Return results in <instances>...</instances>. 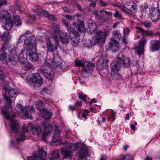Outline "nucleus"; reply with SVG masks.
Returning <instances> with one entry per match:
<instances>
[{"label": "nucleus", "instance_id": "obj_1", "mask_svg": "<svg viewBox=\"0 0 160 160\" xmlns=\"http://www.w3.org/2000/svg\"><path fill=\"white\" fill-rule=\"evenodd\" d=\"M2 93L6 102L2 110V112L5 115L6 118L11 122V131L12 132L15 133V137L17 140L16 142L12 141V144L17 147L21 142L24 140V133L28 132L29 128L33 134L41 135L43 139L50 133L52 126L49 123L45 122H42L34 128H32V125L30 123L28 124V127H26L24 125L22 128L24 132H19L18 123L17 121L13 119L15 117V113L7 112L6 110L7 108L12 107V102L10 98H16L18 95V93L14 89L11 88L8 89V87L7 86L4 87Z\"/></svg>", "mask_w": 160, "mask_h": 160}, {"label": "nucleus", "instance_id": "obj_2", "mask_svg": "<svg viewBox=\"0 0 160 160\" xmlns=\"http://www.w3.org/2000/svg\"><path fill=\"white\" fill-rule=\"evenodd\" d=\"M36 44V40L31 35L24 40L23 52H25L32 62H36L38 59Z\"/></svg>", "mask_w": 160, "mask_h": 160}, {"label": "nucleus", "instance_id": "obj_3", "mask_svg": "<svg viewBox=\"0 0 160 160\" xmlns=\"http://www.w3.org/2000/svg\"><path fill=\"white\" fill-rule=\"evenodd\" d=\"M87 23L88 28L90 29L88 33L90 34L94 33L95 34L91 40V46L88 47H92L99 43L104 42L107 34V32L99 31H97L95 32L97 28V26L95 22L92 20L89 19L87 21Z\"/></svg>", "mask_w": 160, "mask_h": 160}, {"label": "nucleus", "instance_id": "obj_4", "mask_svg": "<svg viewBox=\"0 0 160 160\" xmlns=\"http://www.w3.org/2000/svg\"><path fill=\"white\" fill-rule=\"evenodd\" d=\"M53 30L52 32V38L55 41L58 42L59 41L58 38V35L62 42L64 44H67L69 42V36L65 32L60 30L59 29L58 27H54L52 28Z\"/></svg>", "mask_w": 160, "mask_h": 160}, {"label": "nucleus", "instance_id": "obj_5", "mask_svg": "<svg viewBox=\"0 0 160 160\" xmlns=\"http://www.w3.org/2000/svg\"><path fill=\"white\" fill-rule=\"evenodd\" d=\"M17 107L20 110L19 114L21 117L24 119L30 118V119H32V117L31 114L34 113L35 112L33 107L29 106L26 108H24L21 104H18L17 105Z\"/></svg>", "mask_w": 160, "mask_h": 160}, {"label": "nucleus", "instance_id": "obj_6", "mask_svg": "<svg viewBox=\"0 0 160 160\" xmlns=\"http://www.w3.org/2000/svg\"><path fill=\"white\" fill-rule=\"evenodd\" d=\"M83 23L84 22L82 21H80L79 24L76 22L72 23L70 26V30L73 35L76 36L79 32H84L85 29Z\"/></svg>", "mask_w": 160, "mask_h": 160}, {"label": "nucleus", "instance_id": "obj_7", "mask_svg": "<svg viewBox=\"0 0 160 160\" xmlns=\"http://www.w3.org/2000/svg\"><path fill=\"white\" fill-rule=\"evenodd\" d=\"M45 66H47L48 68H43L41 69V73L47 79L50 80H52L54 77L53 71L50 68V63L46 62L44 64Z\"/></svg>", "mask_w": 160, "mask_h": 160}, {"label": "nucleus", "instance_id": "obj_8", "mask_svg": "<svg viewBox=\"0 0 160 160\" xmlns=\"http://www.w3.org/2000/svg\"><path fill=\"white\" fill-rule=\"evenodd\" d=\"M77 148V145L76 144H68V146L65 147L64 148L61 149V152L64 158H67L70 156L72 152L76 150Z\"/></svg>", "mask_w": 160, "mask_h": 160}, {"label": "nucleus", "instance_id": "obj_9", "mask_svg": "<svg viewBox=\"0 0 160 160\" xmlns=\"http://www.w3.org/2000/svg\"><path fill=\"white\" fill-rule=\"evenodd\" d=\"M115 61H117L118 63V65L121 67L123 66L125 67H128L130 65V59L128 57H125L124 55L122 53L121 57H117L116 58Z\"/></svg>", "mask_w": 160, "mask_h": 160}, {"label": "nucleus", "instance_id": "obj_10", "mask_svg": "<svg viewBox=\"0 0 160 160\" xmlns=\"http://www.w3.org/2000/svg\"><path fill=\"white\" fill-rule=\"evenodd\" d=\"M46 46L47 52H53L57 49L59 46V44L58 41H55V42L54 45L52 43L49 38H47V39Z\"/></svg>", "mask_w": 160, "mask_h": 160}, {"label": "nucleus", "instance_id": "obj_11", "mask_svg": "<svg viewBox=\"0 0 160 160\" xmlns=\"http://www.w3.org/2000/svg\"><path fill=\"white\" fill-rule=\"evenodd\" d=\"M30 81L33 83H35L38 86H39L42 83V80L40 74L38 73H32L30 78Z\"/></svg>", "mask_w": 160, "mask_h": 160}, {"label": "nucleus", "instance_id": "obj_12", "mask_svg": "<svg viewBox=\"0 0 160 160\" xmlns=\"http://www.w3.org/2000/svg\"><path fill=\"white\" fill-rule=\"evenodd\" d=\"M150 18L153 22L158 21L160 17V10L158 7L153 8L149 14Z\"/></svg>", "mask_w": 160, "mask_h": 160}, {"label": "nucleus", "instance_id": "obj_13", "mask_svg": "<svg viewBox=\"0 0 160 160\" xmlns=\"http://www.w3.org/2000/svg\"><path fill=\"white\" fill-rule=\"evenodd\" d=\"M19 49L17 47H14L10 51V56L11 57L9 58V60L12 64L16 63L15 58L19 53Z\"/></svg>", "mask_w": 160, "mask_h": 160}, {"label": "nucleus", "instance_id": "obj_14", "mask_svg": "<svg viewBox=\"0 0 160 160\" xmlns=\"http://www.w3.org/2000/svg\"><path fill=\"white\" fill-rule=\"evenodd\" d=\"M136 30L137 32L141 34L143 36H148L149 35H155L160 36V31L157 32L154 34L151 31L145 30L142 28L138 27L136 28Z\"/></svg>", "mask_w": 160, "mask_h": 160}, {"label": "nucleus", "instance_id": "obj_15", "mask_svg": "<svg viewBox=\"0 0 160 160\" xmlns=\"http://www.w3.org/2000/svg\"><path fill=\"white\" fill-rule=\"evenodd\" d=\"M8 42H5L0 50V60L1 61H4L6 59L7 53L4 52V51L9 48L8 46Z\"/></svg>", "mask_w": 160, "mask_h": 160}, {"label": "nucleus", "instance_id": "obj_16", "mask_svg": "<svg viewBox=\"0 0 160 160\" xmlns=\"http://www.w3.org/2000/svg\"><path fill=\"white\" fill-rule=\"evenodd\" d=\"M109 47L113 52H118L120 48L118 42L113 39H112L109 44Z\"/></svg>", "mask_w": 160, "mask_h": 160}, {"label": "nucleus", "instance_id": "obj_17", "mask_svg": "<svg viewBox=\"0 0 160 160\" xmlns=\"http://www.w3.org/2000/svg\"><path fill=\"white\" fill-rule=\"evenodd\" d=\"M125 8L128 10L130 11L132 13L136 12L137 5L135 3L127 2L125 6Z\"/></svg>", "mask_w": 160, "mask_h": 160}, {"label": "nucleus", "instance_id": "obj_18", "mask_svg": "<svg viewBox=\"0 0 160 160\" xmlns=\"http://www.w3.org/2000/svg\"><path fill=\"white\" fill-rule=\"evenodd\" d=\"M94 65L91 63L85 62L82 67V70L85 72L92 71L94 69Z\"/></svg>", "mask_w": 160, "mask_h": 160}, {"label": "nucleus", "instance_id": "obj_19", "mask_svg": "<svg viewBox=\"0 0 160 160\" xmlns=\"http://www.w3.org/2000/svg\"><path fill=\"white\" fill-rule=\"evenodd\" d=\"M10 17V14L8 12L5 10H3L0 12V18L6 20Z\"/></svg>", "mask_w": 160, "mask_h": 160}, {"label": "nucleus", "instance_id": "obj_20", "mask_svg": "<svg viewBox=\"0 0 160 160\" xmlns=\"http://www.w3.org/2000/svg\"><path fill=\"white\" fill-rule=\"evenodd\" d=\"M115 62L112 63L111 65V72H118L119 68L121 67L120 65H118V63L117 61H115Z\"/></svg>", "mask_w": 160, "mask_h": 160}, {"label": "nucleus", "instance_id": "obj_21", "mask_svg": "<svg viewBox=\"0 0 160 160\" xmlns=\"http://www.w3.org/2000/svg\"><path fill=\"white\" fill-rule=\"evenodd\" d=\"M41 116L42 118H44L46 119L51 118L52 115L51 113L50 112L46 109H43L41 112Z\"/></svg>", "mask_w": 160, "mask_h": 160}, {"label": "nucleus", "instance_id": "obj_22", "mask_svg": "<svg viewBox=\"0 0 160 160\" xmlns=\"http://www.w3.org/2000/svg\"><path fill=\"white\" fill-rule=\"evenodd\" d=\"M41 13L45 17L47 18L48 19L50 20L54 21L56 20V18L54 16L48 12L46 11H42Z\"/></svg>", "mask_w": 160, "mask_h": 160}, {"label": "nucleus", "instance_id": "obj_23", "mask_svg": "<svg viewBox=\"0 0 160 160\" xmlns=\"http://www.w3.org/2000/svg\"><path fill=\"white\" fill-rule=\"evenodd\" d=\"M159 49H160V41L156 42L150 47V51L152 52H154Z\"/></svg>", "mask_w": 160, "mask_h": 160}, {"label": "nucleus", "instance_id": "obj_24", "mask_svg": "<svg viewBox=\"0 0 160 160\" xmlns=\"http://www.w3.org/2000/svg\"><path fill=\"white\" fill-rule=\"evenodd\" d=\"M38 155L41 160H47L46 158L47 153L42 148L39 149L38 152Z\"/></svg>", "mask_w": 160, "mask_h": 160}, {"label": "nucleus", "instance_id": "obj_25", "mask_svg": "<svg viewBox=\"0 0 160 160\" xmlns=\"http://www.w3.org/2000/svg\"><path fill=\"white\" fill-rule=\"evenodd\" d=\"M1 39L3 41H6L5 42H8V47H9V43L8 40L10 39V33L8 32H6L1 34Z\"/></svg>", "mask_w": 160, "mask_h": 160}, {"label": "nucleus", "instance_id": "obj_26", "mask_svg": "<svg viewBox=\"0 0 160 160\" xmlns=\"http://www.w3.org/2000/svg\"><path fill=\"white\" fill-rule=\"evenodd\" d=\"M60 132V131L58 130H57L55 132L53 137L52 138V142H57L61 140V138L59 136V135Z\"/></svg>", "mask_w": 160, "mask_h": 160}, {"label": "nucleus", "instance_id": "obj_27", "mask_svg": "<svg viewBox=\"0 0 160 160\" xmlns=\"http://www.w3.org/2000/svg\"><path fill=\"white\" fill-rule=\"evenodd\" d=\"M13 24L17 26H19L22 24L21 19L18 16H15L13 19Z\"/></svg>", "mask_w": 160, "mask_h": 160}, {"label": "nucleus", "instance_id": "obj_28", "mask_svg": "<svg viewBox=\"0 0 160 160\" xmlns=\"http://www.w3.org/2000/svg\"><path fill=\"white\" fill-rule=\"evenodd\" d=\"M60 158V156L59 154V151L58 150L53 152L52 155L51 157L49 158L50 160H55L58 159Z\"/></svg>", "mask_w": 160, "mask_h": 160}, {"label": "nucleus", "instance_id": "obj_29", "mask_svg": "<svg viewBox=\"0 0 160 160\" xmlns=\"http://www.w3.org/2000/svg\"><path fill=\"white\" fill-rule=\"evenodd\" d=\"M88 154V151L86 149H82L80 151L79 157L80 159H82L87 156Z\"/></svg>", "mask_w": 160, "mask_h": 160}, {"label": "nucleus", "instance_id": "obj_30", "mask_svg": "<svg viewBox=\"0 0 160 160\" xmlns=\"http://www.w3.org/2000/svg\"><path fill=\"white\" fill-rule=\"evenodd\" d=\"M5 20L6 21L5 28L8 30L10 29L13 26V22L10 18Z\"/></svg>", "mask_w": 160, "mask_h": 160}, {"label": "nucleus", "instance_id": "obj_31", "mask_svg": "<svg viewBox=\"0 0 160 160\" xmlns=\"http://www.w3.org/2000/svg\"><path fill=\"white\" fill-rule=\"evenodd\" d=\"M111 75L112 78V79L115 81L120 79L122 77L118 72H111Z\"/></svg>", "mask_w": 160, "mask_h": 160}, {"label": "nucleus", "instance_id": "obj_32", "mask_svg": "<svg viewBox=\"0 0 160 160\" xmlns=\"http://www.w3.org/2000/svg\"><path fill=\"white\" fill-rule=\"evenodd\" d=\"M24 52L21 53L18 56V60L20 63L22 64L26 61V59L24 57Z\"/></svg>", "mask_w": 160, "mask_h": 160}, {"label": "nucleus", "instance_id": "obj_33", "mask_svg": "<svg viewBox=\"0 0 160 160\" xmlns=\"http://www.w3.org/2000/svg\"><path fill=\"white\" fill-rule=\"evenodd\" d=\"M32 65L26 61L22 63V67L25 71H28L32 68Z\"/></svg>", "mask_w": 160, "mask_h": 160}, {"label": "nucleus", "instance_id": "obj_34", "mask_svg": "<svg viewBox=\"0 0 160 160\" xmlns=\"http://www.w3.org/2000/svg\"><path fill=\"white\" fill-rule=\"evenodd\" d=\"M100 61H102V65L103 68L106 69L108 67L107 63L108 60L106 57H105L104 58H101L100 60Z\"/></svg>", "mask_w": 160, "mask_h": 160}, {"label": "nucleus", "instance_id": "obj_35", "mask_svg": "<svg viewBox=\"0 0 160 160\" xmlns=\"http://www.w3.org/2000/svg\"><path fill=\"white\" fill-rule=\"evenodd\" d=\"M36 107L37 109L40 110V112H41L43 110V109H45L43 108V103L42 101H40L37 102L36 103Z\"/></svg>", "mask_w": 160, "mask_h": 160}, {"label": "nucleus", "instance_id": "obj_36", "mask_svg": "<svg viewBox=\"0 0 160 160\" xmlns=\"http://www.w3.org/2000/svg\"><path fill=\"white\" fill-rule=\"evenodd\" d=\"M113 16L117 19H121L122 18V15L118 11L116 10L115 12L113 14Z\"/></svg>", "mask_w": 160, "mask_h": 160}, {"label": "nucleus", "instance_id": "obj_37", "mask_svg": "<svg viewBox=\"0 0 160 160\" xmlns=\"http://www.w3.org/2000/svg\"><path fill=\"white\" fill-rule=\"evenodd\" d=\"M95 13L97 16V18L99 21H101L102 22H104L107 21V20L104 17V15H98V12L97 11H95Z\"/></svg>", "mask_w": 160, "mask_h": 160}, {"label": "nucleus", "instance_id": "obj_38", "mask_svg": "<svg viewBox=\"0 0 160 160\" xmlns=\"http://www.w3.org/2000/svg\"><path fill=\"white\" fill-rule=\"evenodd\" d=\"M146 42V38L144 37H143L139 40V45L141 46L142 47H144V46L145 45Z\"/></svg>", "mask_w": 160, "mask_h": 160}, {"label": "nucleus", "instance_id": "obj_39", "mask_svg": "<svg viewBox=\"0 0 160 160\" xmlns=\"http://www.w3.org/2000/svg\"><path fill=\"white\" fill-rule=\"evenodd\" d=\"M27 160H38V157L37 153L34 152L32 154V156L26 157Z\"/></svg>", "mask_w": 160, "mask_h": 160}, {"label": "nucleus", "instance_id": "obj_40", "mask_svg": "<svg viewBox=\"0 0 160 160\" xmlns=\"http://www.w3.org/2000/svg\"><path fill=\"white\" fill-rule=\"evenodd\" d=\"M82 112H83L82 114V116L85 119H87V116L88 115L87 113L89 112V111L86 109L83 110L81 112H80L78 113V115L79 116H80V113Z\"/></svg>", "mask_w": 160, "mask_h": 160}, {"label": "nucleus", "instance_id": "obj_41", "mask_svg": "<svg viewBox=\"0 0 160 160\" xmlns=\"http://www.w3.org/2000/svg\"><path fill=\"white\" fill-rule=\"evenodd\" d=\"M116 118L115 113L114 112H111L109 115L108 119L112 121H114Z\"/></svg>", "mask_w": 160, "mask_h": 160}, {"label": "nucleus", "instance_id": "obj_42", "mask_svg": "<svg viewBox=\"0 0 160 160\" xmlns=\"http://www.w3.org/2000/svg\"><path fill=\"white\" fill-rule=\"evenodd\" d=\"M75 63L76 66L83 67L84 66L85 62H83L80 60H77L75 61Z\"/></svg>", "mask_w": 160, "mask_h": 160}, {"label": "nucleus", "instance_id": "obj_43", "mask_svg": "<svg viewBox=\"0 0 160 160\" xmlns=\"http://www.w3.org/2000/svg\"><path fill=\"white\" fill-rule=\"evenodd\" d=\"M144 47H142L139 45L138 47L137 48V51L138 54L140 55V54H142L143 52Z\"/></svg>", "mask_w": 160, "mask_h": 160}, {"label": "nucleus", "instance_id": "obj_44", "mask_svg": "<svg viewBox=\"0 0 160 160\" xmlns=\"http://www.w3.org/2000/svg\"><path fill=\"white\" fill-rule=\"evenodd\" d=\"M79 98L80 99L82 100L83 101L85 102H86L87 101L86 98V96L83 93H80L79 94L78 96Z\"/></svg>", "mask_w": 160, "mask_h": 160}, {"label": "nucleus", "instance_id": "obj_45", "mask_svg": "<svg viewBox=\"0 0 160 160\" xmlns=\"http://www.w3.org/2000/svg\"><path fill=\"white\" fill-rule=\"evenodd\" d=\"M130 32V29L126 27L124 28L123 30V33L124 37L128 35Z\"/></svg>", "mask_w": 160, "mask_h": 160}, {"label": "nucleus", "instance_id": "obj_46", "mask_svg": "<svg viewBox=\"0 0 160 160\" xmlns=\"http://www.w3.org/2000/svg\"><path fill=\"white\" fill-rule=\"evenodd\" d=\"M79 43V40L78 38H76L73 39L72 41V45L75 47L77 46Z\"/></svg>", "mask_w": 160, "mask_h": 160}, {"label": "nucleus", "instance_id": "obj_47", "mask_svg": "<svg viewBox=\"0 0 160 160\" xmlns=\"http://www.w3.org/2000/svg\"><path fill=\"white\" fill-rule=\"evenodd\" d=\"M61 21L63 24L65 26L68 28L70 25V23L68 22L65 19L63 18L61 19Z\"/></svg>", "mask_w": 160, "mask_h": 160}, {"label": "nucleus", "instance_id": "obj_48", "mask_svg": "<svg viewBox=\"0 0 160 160\" xmlns=\"http://www.w3.org/2000/svg\"><path fill=\"white\" fill-rule=\"evenodd\" d=\"M132 159V157L129 155H127L125 156H124L123 158L122 159V160H131Z\"/></svg>", "mask_w": 160, "mask_h": 160}, {"label": "nucleus", "instance_id": "obj_49", "mask_svg": "<svg viewBox=\"0 0 160 160\" xmlns=\"http://www.w3.org/2000/svg\"><path fill=\"white\" fill-rule=\"evenodd\" d=\"M112 34L113 35V36L116 37L117 36L119 38L120 37H121V35L120 34V32L117 31H114L112 33Z\"/></svg>", "mask_w": 160, "mask_h": 160}, {"label": "nucleus", "instance_id": "obj_50", "mask_svg": "<svg viewBox=\"0 0 160 160\" xmlns=\"http://www.w3.org/2000/svg\"><path fill=\"white\" fill-rule=\"evenodd\" d=\"M142 25L146 28H149L151 26V24L150 23L145 22L142 23Z\"/></svg>", "mask_w": 160, "mask_h": 160}, {"label": "nucleus", "instance_id": "obj_51", "mask_svg": "<svg viewBox=\"0 0 160 160\" xmlns=\"http://www.w3.org/2000/svg\"><path fill=\"white\" fill-rule=\"evenodd\" d=\"M82 101L78 102L77 101H76V102L74 104L75 107H77L80 106H82Z\"/></svg>", "mask_w": 160, "mask_h": 160}, {"label": "nucleus", "instance_id": "obj_52", "mask_svg": "<svg viewBox=\"0 0 160 160\" xmlns=\"http://www.w3.org/2000/svg\"><path fill=\"white\" fill-rule=\"evenodd\" d=\"M48 89L46 88H43L41 91V93L43 95H45L47 93Z\"/></svg>", "mask_w": 160, "mask_h": 160}, {"label": "nucleus", "instance_id": "obj_53", "mask_svg": "<svg viewBox=\"0 0 160 160\" xmlns=\"http://www.w3.org/2000/svg\"><path fill=\"white\" fill-rule=\"evenodd\" d=\"M5 77L4 73L2 71H0V79L4 78Z\"/></svg>", "mask_w": 160, "mask_h": 160}, {"label": "nucleus", "instance_id": "obj_54", "mask_svg": "<svg viewBox=\"0 0 160 160\" xmlns=\"http://www.w3.org/2000/svg\"><path fill=\"white\" fill-rule=\"evenodd\" d=\"M7 3L6 0H0V8L4 5L6 4Z\"/></svg>", "mask_w": 160, "mask_h": 160}, {"label": "nucleus", "instance_id": "obj_55", "mask_svg": "<svg viewBox=\"0 0 160 160\" xmlns=\"http://www.w3.org/2000/svg\"><path fill=\"white\" fill-rule=\"evenodd\" d=\"M27 37L25 34L21 35L19 38V40L21 41Z\"/></svg>", "mask_w": 160, "mask_h": 160}, {"label": "nucleus", "instance_id": "obj_56", "mask_svg": "<svg viewBox=\"0 0 160 160\" xmlns=\"http://www.w3.org/2000/svg\"><path fill=\"white\" fill-rule=\"evenodd\" d=\"M65 17L69 21H71L73 19L72 16L71 15L67 14L65 16Z\"/></svg>", "mask_w": 160, "mask_h": 160}, {"label": "nucleus", "instance_id": "obj_57", "mask_svg": "<svg viewBox=\"0 0 160 160\" xmlns=\"http://www.w3.org/2000/svg\"><path fill=\"white\" fill-rule=\"evenodd\" d=\"M89 6L90 7H92L94 8H95L96 6L95 2H92L91 3H90V4H89Z\"/></svg>", "mask_w": 160, "mask_h": 160}, {"label": "nucleus", "instance_id": "obj_58", "mask_svg": "<svg viewBox=\"0 0 160 160\" xmlns=\"http://www.w3.org/2000/svg\"><path fill=\"white\" fill-rule=\"evenodd\" d=\"M103 13H104V14H105L106 15H108V16H107V18H108L109 17V16L111 14V13L110 12H107L105 10L104 11V12Z\"/></svg>", "mask_w": 160, "mask_h": 160}, {"label": "nucleus", "instance_id": "obj_59", "mask_svg": "<svg viewBox=\"0 0 160 160\" xmlns=\"http://www.w3.org/2000/svg\"><path fill=\"white\" fill-rule=\"evenodd\" d=\"M100 3L101 4V5L103 6H107L108 4L107 3H105L102 0H100Z\"/></svg>", "mask_w": 160, "mask_h": 160}, {"label": "nucleus", "instance_id": "obj_60", "mask_svg": "<svg viewBox=\"0 0 160 160\" xmlns=\"http://www.w3.org/2000/svg\"><path fill=\"white\" fill-rule=\"evenodd\" d=\"M123 42L125 44H127V43L126 39V37H125L123 36Z\"/></svg>", "mask_w": 160, "mask_h": 160}, {"label": "nucleus", "instance_id": "obj_61", "mask_svg": "<svg viewBox=\"0 0 160 160\" xmlns=\"http://www.w3.org/2000/svg\"><path fill=\"white\" fill-rule=\"evenodd\" d=\"M130 128H131L132 130H135V127L134 125L132 124L130 125Z\"/></svg>", "mask_w": 160, "mask_h": 160}, {"label": "nucleus", "instance_id": "obj_62", "mask_svg": "<svg viewBox=\"0 0 160 160\" xmlns=\"http://www.w3.org/2000/svg\"><path fill=\"white\" fill-rule=\"evenodd\" d=\"M76 107H75V106L74 107H73L72 106H70L69 107V108L70 110H75V108Z\"/></svg>", "mask_w": 160, "mask_h": 160}, {"label": "nucleus", "instance_id": "obj_63", "mask_svg": "<svg viewBox=\"0 0 160 160\" xmlns=\"http://www.w3.org/2000/svg\"><path fill=\"white\" fill-rule=\"evenodd\" d=\"M129 118V114H126V116L125 117V118L126 120H128Z\"/></svg>", "mask_w": 160, "mask_h": 160}, {"label": "nucleus", "instance_id": "obj_64", "mask_svg": "<svg viewBox=\"0 0 160 160\" xmlns=\"http://www.w3.org/2000/svg\"><path fill=\"white\" fill-rule=\"evenodd\" d=\"M112 5L117 7H120V6L116 3H113Z\"/></svg>", "mask_w": 160, "mask_h": 160}]
</instances>
